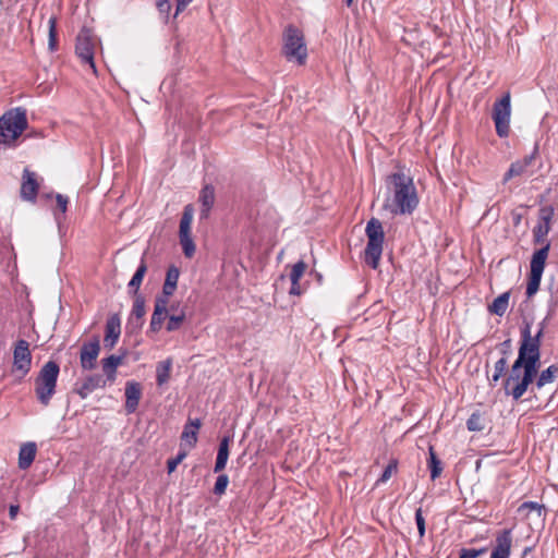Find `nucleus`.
<instances>
[{
    "mask_svg": "<svg viewBox=\"0 0 558 558\" xmlns=\"http://www.w3.org/2000/svg\"><path fill=\"white\" fill-rule=\"evenodd\" d=\"M545 320L539 324L535 336L531 335L530 324L521 329V343L518 357L512 364L508 376L504 380V391L507 397L519 401L529 387L534 383L538 373V363L541 359V344L544 335Z\"/></svg>",
    "mask_w": 558,
    "mask_h": 558,
    "instance_id": "f257e3e1",
    "label": "nucleus"
},
{
    "mask_svg": "<svg viewBox=\"0 0 558 558\" xmlns=\"http://www.w3.org/2000/svg\"><path fill=\"white\" fill-rule=\"evenodd\" d=\"M386 183L391 195L386 198L384 209L392 216L411 215L418 205L413 179L402 171H398L389 174Z\"/></svg>",
    "mask_w": 558,
    "mask_h": 558,
    "instance_id": "f03ea898",
    "label": "nucleus"
},
{
    "mask_svg": "<svg viewBox=\"0 0 558 558\" xmlns=\"http://www.w3.org/2000/svg\"><path fill=\"white\" fill-rule=\"evenodd\" d=\"M281 53L288 62L304 65L307 60V46L303 31L295 25H288L282 33Z\"/></svg>",
    "mask_w": 558,
    "mask_h": 558,
    "instance_id": "7ed1b4c3",
    "label": "nucleus"
},
{
    "mask_svg": "<svg viewBox=\"0 0 558 558\" xmlns=\"http://www.w3.org/2000/svg\"><path fill=\"white\" fill-rule=\"evenodd\" d=\"M28 125L26 110L17 107L0 118V144L12 145Z\"/></svg>",
    "mask_w": 558,
    "mask_h": 558,
    "instance_id": "20e7f679",
    "label": "nucleus"
},
{
    "mask_svg": "<svg viewBox=\"0 0 558 558\" xmlns=\"http://www.w3.org/2000/svg\"><path fill=\"white\" fill-rule=\"evenodd\" d=\"M59 373V364L54 361H48L43 365L35 379V393L37 400L44 407L49 405L50 400L56 393Z\"/></svg>",
    "mask_w": 558,
    "mask_h": 558,
    "instance_id": "39448f33",
    "label": "nucleus"
},
{
    "mask_svg": "<svg viewBox=\"0 0 558 558\" xmlns=\"http://www.w3.org/2000/svg\"><path fill=\"white\" fill-rule=\"evenodd\" d=\"M367 244L364 251V262L373 269H377L383 254L385 232L377 218H371L365 228Z\"/></svg>",
    "mask_w": 558,
    "mask_h": 558,
    "instance_id": "423d86ee",
    "label": "nucleus"
},
{
    "mask_svg": "<svg viewBox=\"0 0 558 558\" xmlns=\"http://www.w3.org/2000/svg\"><path fill=\"white\" fill-rule=\"evenodd\" d=\"M549 253V243H547L544 247L535 251L531 258V270L529 276V281L526 286V295L527 298L533 296L539 289V284L542 281V276L545 269L546 259Z\"/></svg>",
    "mask_w": 558,
    "mask_h": 558,
    "instance_id": "0eeeda50",
    "label": "nucleus"
},
{
    "mask_svg": "<svg viewBox=\"0 0 558 558\" xmlns=\"http://www.w3.org/2000/svg\"><path fill=\"white\" fill-rule=\"evenodd\" d=\"M493 120L496 128V133L499 137H507L510 133V118H511V95L509 92L495 101L493 106Z\"/></svg>",
    "mask_w": 558,
    "mask_h": 558,
    "instance_id": "6e6552de",
    "label": "nucleus"
},
{
    "mask_svg": "<svg viewBox=\"0 0 558 558\" xmlns=\"http://www.w3.org/2000/svg\"><path fill=\"white\" fill-rule=\"evenodd\" d=\"M96 40L93 34L83 29L80 32L76 38L75 53L80 58L83 64H87L93 73H97V69L94 61Z\"/></svg>",
    "mask_w": 558,
    "mask_h": 558,
    "instance_id": "1a4fd4ad",
    "label": "nucleus"
},
{
    "mask_svg": "<svg viewBox=\"0 0 558 558\" xmlns=\"http://www.w3.org/2000/svg\"><path fill=\"white\" fill-rule=\"evenodd\" d=\"M32 368V353L29 343L20 339L15 342L13 349L12 373L17 374L19 378H24Z\"/></svg>",
    "mask_w": 558,
    "mask_h": 558,
    "instance_id": "9d476101",
    "label": "nucleus"
},
{
    "mask_svg": "<svg viewBox=\"0 0 558 558\" xmlns=\"http://www.w3.org/2000/svg\"><path fill=\"white\" fill-rule=\"evenodd\" d=\"M100 352V341L95 336L89 342L83 343L80 352L81 367L85 371H92L96 367V361Z\"/></svg>",
    "mask_w": 558,
    "mask_h": 558,
    "instance_id": "9b49d317",
    "label": "nucleus"
},
{
    "mask_svg": "<svg viewBox=\"0 0 558 558\" xmlns=\"http://www.w3.org/2000/svg\"><path fill=\"white\" fill-rule=\"evenodd\" d=\"M536 154L537 148H535L532 154L526 155L522 159L512 162L508 171L504 175L502 183H507L510 179L515 177L532 175L533 172L530 171V167L533 165Z\"/></svg>",
    "mask_w": 558,
    "mask_h": 558,
    "instance_id": "f8f14e48",
    "label": "nucleus"
},
{
    "mask_svg": "<svg viewBox=\"0 0 558 558\" xmlns=\"http://www.w3.org/2000/svg\"><path fill=\"white\" fill-rule=\"evenodd\" d=\"M39 184L36 173L25 168L22 175L21 197L22 199L35 203L38 194Z\"/></svg>",
    "mask_w": 558,
    "mask_h": 558,
    "instance_id": "ddd939ff",
    "label": "nucleus"
},
{
    "mask_svg": "<svg viewBox=\"0 0 558 558\" xmlns=\"http://www.w3.org/2000/svg\"><path fill=\"white\" fill-rule=\"evenodd\" d=\"M168 305L169 299H165L163 296L158 295L155 300L154 312L150 318L149 330L153 332H158L165 320L168 318Z\"/></svg>",
    "mask_w": 558,
    "mask_h": 558,
    "instance_id": "4468645a",
    "label": "nucleus"
},
{
    "mask_svg": "<svg viewBox=\"0 0 558 558\" xmlns=\"http://www.w3.org/2000/svg\"><path fill=\"white\" fill-rule=\"evenodd\" d=\"M512 547L511 530L505 529L497 533L495 546L492 550L490 558H509Z\"/></svg>",
    "mask_w": 558,
    "mask_h": 558,
    "instance_id": "2eb2a0df",
    "label": "nucleus"
},
{
    "mask_svg": "<svg viewBox=\"0 0 558 558\" xmlns=\"http://www.w3.org/2000/svg\"><path fill=\"white\" fill-rule=\"evenodd\" d=\"M121 335V319L119 315H111L106 322L104 345L111 350L117 344Z\"/></svg>",
    "mask_w": 558,
    "mask_h": 558,
    "instance_id": "dca6fc26",
    "label": "nucleus"
},
{
    "mask_svg": "<svg viewBox=\"0 0 558 558\" xmlns=\"http://www.w3.org/2000/svg\"><path fill=\"white\" fill-rule=\"evenodd\" d=\"M141 396V385L136 381H128L125 385V410L129 414L136 411Z\"/></svg>",
    "mask_w": 558,
    "mask_h": 558,
    "instance_id": "f3484780",
    "label": "nucleus"
},
{
    "mask_svg": "<svg viewBox=\"0 0 558 558\" xmlns=\"http://www.w3.org/2000/svg\"><path fill=\"white\" fill-rule=\"evenodd\" d=\"M198 201L201 203L199 217H201V219H207L209 217V213L215 204L214 186L210 184H206L199 193Z\"/></svg>",
    "mask_w": 558,
    "mask_h": 558,
    "instance_id": "a211bd4d",
    "label": "nucleus"
},
{
    "mask_svg": "<svg viewBox=\"0 0 558 558\" xmlns=\"http://www.w3.org/2000/svg\"><path fill=\"white\" fill-rule=\"evenodd\" d=\"M106 380L99 374L87 376L77 388V393L82 399L87 398L95 389L105 387Z\"/></svg>",
    "mask_w": 558,
    "mask_h": 558,
    "instance_id": "6ab92c4d",
    "label": "nucleus"
},
{
    "mask_svg": "<svg viewBox=\"0 0 558 558\" xmlns=\"http://www.w3.org/2000/svg\"><path fill=\"white\" fill-rule=\"evenodd\" d=\"M231 441L232 436L230 435L223 436L221 438L216 457V463L214 466L215 473H219L226 468L229 458V447Z\"/></svg>",
    "mask_w": 558,
    "mask_h": 558,
    "instance_id": "aec40b11",
    "label": "nucleus"
},
{
    "mask_svg": "<svg viewBox=\"0 0 558 558\" xmlns=\"http://www.w3.org/2000/svg\"><path fill=\"white\" fill-rule=\"evenodd\" d=\"M37 453V446L35 442L23 444L19 451V468L27 470L34 462Z\"/></svg>",
    "mask_w": 558,
    "mask_h": 558,
    "instance_id": "412c9836",
    "label": "nucleus"
},
{
    "mask_svg": "<svg viewBox=\"0 0 558 558\" xmlns=\"http://www.w3.org/2000/svg\"><path fill=\"white\" fill-rule=\"evenodd\" d=\"M146 314L145 298L143 294L134 295V302L129 319L130 324H135L136 327H142L144 323V316Z\"/></svg>",
    "mask_w": 558,
    "mask_h": 558,
    "instance_id": "4be33fe9",
    "label": "nucleus"
},
{
    "mask_svg": "<svg viewBox=\"0 0 558 558\" xmlns=\"http://www.w3.org/2000/svg\"><path fill=\"white\" fill-rule=\"evenodd\" d=\"M179 276L180 270L178 267L172 265L168 268L166 279L162 286V293L160 296H163L165 299H170V296L173 295L178 286Z\"/></svg>",
    "mask_w": 558,
    "mask_h": 558,
    "instance_id": "5701e85b",
    "label": "nucleus"
},
{
    "mask_svg": "<svg viewBox=\"0 0 558 558\" xmlns=\"http://www.w3.org/2000/svg\"><path fill=\"white\" fill-rule=\"evenodd\" d=\"M557 374L558 365L556 364H553L548 366L546 369H543L538 376L536 375L533 386L531 387V391H534L535 388L537 390H541L546 385L554 383L557 377Z\"/></svg>",
    "mask_w": 558,
    "mask_h": 558,
    "instance_id": "b1692460",
    "label": "nucleus"
},
{
    "mask_svg": "<svg viewBox=\"0 0 558 558\" xmlns=\"http://www.w3.org/2000/svg\"><path fill=\"white\" fill-rule=\"evenodd\" d=\"M202 426V423L198 418L190 420L182 432L181 439L185 441L191 448H193L197 442V434Z\"/></svg>",
    "mask_w": 558,
    "mask_h": 558,
    "instance_id": "393cba45",
    "label": "nucleus"
},
{
    "mask_svg": "<svg viewBox=\"0 0 558 558\" xmlns=\"http://www.w3.org/2000/svg\"><path fill=\"white\" fill-rule=\"evenodd\" d=\"M193 216L194 208L191 204H189L184 207L182 213L179 228V236H192Z\"/></svg>",
    "mask_w": 558,
    "mask_h": 558,
    "instance_id": "a878e982",
    "label": "nucleus"
},
{
    "mask_svg": "<svg viewBox=\"0 0 558 558\" xmlns=\"http://www.w3.org/2000/svg\"><path fill=\"white\" fill-rule=\"evenodd\" d=\"M510 300V292H504L497 296L492 304L488 305V311L497 316H504L508 310Z\"/></svg>",
    "mask_w": 558,
    "mask_h": 558,
    "instance_id": "bb28decb",
    "label": "nucleus"
},
{
    "mask_svg": "<svg viewBox=\"0 0 558 558\" xmlns=\"http://www.w3.org/2000/svg\"><path fill=\"white\" fill-rule=\"evenodd\" d=\"M122 363V356L110 355L101 361L102 372L109 381L116 379L117 368Z\"/></svg>",
    "mask_w": 558,
    "mask_h": 558,
    "instance_id": "cd10ccee",
    "label": "nucleus"
},
{
    "mask_svg": "<svg viewBox=\"0 0 558 558\" xmlns=\"http://www.w3.org/2000/svg\"><path fill=\"white\" fill-rule=\"evenodd\" d=\"M147 271V266L144 259L141 260L135 274L133 275L132 279L130 280L128 284L129 293H132L133 295L140 294L138 290L142 284V281L144 279V276Z\"/></svg>",
    "mask_w": 558,
    "mask_h": 558,
    "instance_id": "c85d7f7f",
    "label": "nucleus"
},
{
    "mask_svg": "<svg viewBox=\"0 0 558 558\" xmlns=\"http://www.w3.org/2000/svg\"><path fill=\"white\" fill-rule=\"evenodd\" d=\"M550 215H551L550 211L542 209V220H543V222L538 223L534 228V231H533L534 232V239H535L536 242H539L542 240V238H544L545 235L548 234V232L550 230V225H549Z\"/></svg>",
    "mask_w": 558,
    "mask_h": 558,
    "instance_id": "c756f323",
    "label": "nucleus"
},
{
    "mask_svg": "<svg viewBox=\"0 0 558 558\" xmlns=\"http://www.w3.org/2000/svg\"><path fill=\"white\" fill-rule=\"evenodd\" d=\"M172 367L171 359H167L160 363H158L156 368V380L158 386H162L168 383L170 378V372Z\"/></svg>",
    "mask_w": 558,
    "mask_h": 558,
    "instance_id": "7c9ffc66",
    "label": "nucleus"
},
{
    "mask_svg": "<svg viewBox=\"0 0 558 558\" xmlns=\"http://www.w3.org/2000/svg\"><path fill=\"white\" fill-rule=\"evenodd\" d=\"M429 459H428V468L430 471V478L436 480L442 472L441 461L438 459L434 448L429 447Z\"/></svg>",
    "mask_w": 558,
    "mask_h": 558,
    "instance_id": "2f4dec72",
    "label": "nucleus"
},
{
    "mask_svg": "<svg viewBox=\"0 0 558 558\" xmlns=\"http://www.w3.org/2000/svg\"><path fill=\"white\" fill-rule=\"evenodd\" d=\"M508 367V361L506 356L500 357L494 365V374L489 379L490 386H495L499 379L505 375Z\"/></svg>",
    "mask_w": 558,
    "mask_h": 558,
    "instance_id": "473e14b6",
    "label": "nucleus"
},
{
    "mask_svg": "<svg viewBox=\"0 0 558 558\" xmlns=\"http://www.w3.org/2000/svg\"><path fill=\"white\" fill-rule=\"evenodd\" d=\"M185 320V313L181 310L178 314H171L168 316V323L166 325V329L169 332L177 331L181 328L182 324Z\"/></svg>",
    "mask_w": 558,
    "mask_h": 558,
    "instance_id": "72a5a7b5",
    "label": "nucleus"
},
{
    "mask_svg": "<svg viewBox=\"0 0 558 558\" xmlns=\"http://www.w3.org/2000/svg\"><path fill=\"white\" fill-rule=\"evenodd\" d=\"M48 26H49V39H48V47L50 51L57 50L58 41H57V17L50 16L48 20Z\"/></svg>",
    "mask_w": 558,
    "mask_h": 558,
    "instance_id": "f704fd0d",
    "label": "nucleus"
},
{
    "mask_svg": "<svg viewBox=\"0 0 558 558\" xmlns=\"http://www.w3.org/2000/svg\"><path fill=\"white\" fill-rule=\"evenodd\" d=\"M179 239H180V244L182 246L184 256L187 258L193 257L195 254V251H196V246L193 241V238L192 236H179Z\"/></svg>",
    "mask_w": 558,
    "mask_h": 558,
    "instance_id": "c9c22d12",
    "label": "nucleus"
},
{
    "mask_svg": "<svg viewBox=\"0 0 558 558\" xmlns=\"http://www.w3.org/2000/svg\"><path fill=\"white\" fill-rule=\"evenodd\" d=\"M306 264L303 260H299L292 266L291 272H290V280L291 283H295V281H300L302 276L304 275L306 270Z\"/></svg>",
    "mask_w": 558,
    "mask_h": 558,
    "instance_id": "e433bc0d",
    "label": "nucleus"
},
{
    "mask_svg": "<svg viewBox=\"0 0 558 558\" xmlns=\"http://www.w3.org/2000/svg\"><path fill=\"white\" fill-rule=\"evenodd\" d=\"M228 484H229L228 475L227 474H220L217 477V480H216V483H215V486H214V494L218 495V496L223 495L226 489H227Z\"/></svg>",
    "mask_w": 558,
    "mask_h": 558,
    "instance_id": "4c0bfd02",
    "label": "nucleus"
},
{
    "mask_svg": "<svg viewBox=\"0 0 558 558\" xmlns=\"http://www.w3.org/2000/svg\"><path fill=\"white\" fill-rule=\"evenodd\" d=\"M466 427L471 432H481L484 428L481 415L473 413L466 421Z\"/></svg>",
    "mask_w": 558,
    "mask_h": 558,
    "instance_id": "58836bf2",
    "label": "nucleus"
},
{
    "mask_svg": "<svg viewBox=\"0 0 558 558\" xmlns=\"http://www.w3.org/2000/svg\"><path fill=\"white\" fill-rule=\"evenodd\" d=\"M398 463L396 460H391L388 465L385 468L381 476L378 478L377 484L386 483L391 475L397 472Z\"/></svg>",
    "mask_w": 558,
    "mask_h": 558,
    "instance_id": "ea45409f",
    "label": "nucleus"
},
{
    "mask_svg": "<svg viewBox=\"0 0 558 558\" xmlns=\"http://www.w3.org/2000/svg\"><path fill=\"white\" fill-rule=\"evenodd\" d=\"M487 551L486 547L475 549V548H463L460 551L459 558H477L484 555Z\"/></svg>",
    "mask_w": 558,
    "mask_h": 558,
    "instance_id": "a19ab883",
    "label": "nucleus"
},
{
    "mask_svg": "<svg viewBox=\"0 0 558 558\" xmlns=\"http://www.w3.org/2000/svg\"><path fill=\"white\" fill-rule=\"evenodd\" d=\"M415 522L420 538H423L425 536V519L423 517L422 508H417L415 511Z\"/></svg>",
    "mask_w": 558,
    "mask_h": 558,
    "instance_id": "79ce46f5",
    "label": "nucleus"
},
{
    "mask_svg": "<svg viewBox=\"0 0 558 558\" xmlns=\"http://www.w3.org/2000/svg\"><path fill=\"white\" fill-rule=\"evenodd\" d=\"M186 457V452L185 451H180L175 458H172V459H169L167 461V468H168V472L169 473H172L177 466L182 462V460Z\"/></svg>",
    "mask_w": 558,
    "mask_h": 558,
    "instance_id": "37998d69",
    "label": "nucleus"
},
{
    "mask_svg": "<svg viewBox=\"0 0 558 558\" xmlns=\"http://www.w3.org/2000/svg\"><path fill=\"white\" fill-rule=\"evenodd\" d=\"M522 510H529V511L535 510V511H537L538 515H541L543 506H541L534 501H525L519 508V511H522Z\"/></svg>",
    "mask_w": 558,
    "mask_h": 558,
    "instance_id": "c03bdc74",
    "label": "nucleus"
},
{
    "mask_svg": "<svg viewBox=\"0 0 558 558\" xmlns=\"http://www.w3.org/2000/svg\"><path fill=\"white\" fill-rule=\"evenodd\" d=\"M156 4H157V8H158L159 12L165 14L166 17L168 19V15H169L170 10H171V2H170V0H157Z\"/></svg>",
    "mask_w": 558,
    "mask_h": 558,
    "instance_id": "a18cd8bd",
    "label": "nucleus"
},
{
    "mask_svg": "<svg viewBox=\"0 0 558 558\" xmlns=\"http://www.w3.org/2000/svg\"><path fill=\"white\" fill-rule=\"evenodd\" d=\"M56 201H57V207L60 209L61 214H65V211L68 209L69 198L62 194H57Z\"/></svg>",
    "mask_w": 558,
    "mask_h": 558,
    "instance_id": "49530a36",
    "label": "nucleus"
},
{
    "mask_svg": "<svg viewBox=\"0 0 558 558\" xmlns=\"http://www.w3.org/2000/svg\"><path fill=\"white\" fill-rule=\"evenodd\" d=\"M193 0H177V9H175V15H178L180 12L184 11L185 8L192 2Z\"/></svg>",
    "mask_w": 558,
    "mask_h": 558,
    "instance_id": "de8ad7c7",
    "label": "nucleus"
},
{
    "mask_svg": "<svg viewBox=\"0 0 558 558\" xmlns=\"http://www.w3.org/2000/svg\"><path fill=\"white\" fill-rule=\"evenodd\" d=\"M289 293L291 295H300V294H302L300 281H295V283H291V288H290Z\"/></svg>",
    "mask_w": 558,
    "mask_h": 558,
    "instance_id": "09e8293b",
    "label": "nucleus"
},
{
    "mask_svg": "<svg viewBox=\"0 0 558 558\" xmlns=\"http://www.w3.org/2000/svg\"><path fill=\"white\" fill-rule=\"evenodd\" d=\"M511 340L507 339L501 343V352L504 355H506L510 349Z\"/></svg>",
    "mask_w": 558,
    "mask_h": 558,
    "instance_id": "8fccbe9b",
    "label": "nucleus"
},
{
    "mask_svg": "<svg viewBox=\"0 0 558 558\" xmlns=\"http://www.w3.org/2000/svg\"><path fill=\"white\" fill-rule=\"evenodd\" d=\"M20 507L17 505H11L9 508V515L11 519H14L19 512Z\"/></svg>",
    "mask_w": 558,
    "mask_h": 558,
    "instance_id": "3c124183",
    "label": "nucleus"
},
{
    "mask_svg": "<svg viewBox=\"0 0 558 558\" xmlns=\"http://www.w3.org/2000/svg\"><path fill=\"white\" fill-rule=\"evenodd\" d=\"M345 4L350 7L353 3V0H344Z\"/></svg>",
    "mask_w": 558,
    "mask_h": 558,
    "instance_id": "603ef678",
    "label": "nucleus"
},
{
    "mask_svg": "<svg viewBox=\"0 0 558 558\" xmlns=\"http://www.w3.org/2000/svg\"><path fill=\"white\" fill-rule=\"evenodd\" d=\"M530 550H531V548H530V547H526V548L524 549V551H523V556H525L526 554H529V551H530Z\"/></svg>",
    "mask_w": 558,
    "mask_h": 558,
    "instance_id": "864d4df0",
    "label": "nucleus"
}]
</instances>
